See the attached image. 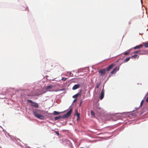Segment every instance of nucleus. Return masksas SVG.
<instances>
[{"label":"nucleus","instance_id":"39448f33","mask_svg":"<svg viewBox=\"0 0 148 148\" xmlns=\"http://www.w3.org/2000/svg\"><path fill=\"white\" fill-rule=\"evenodd\" d=\"M119 70V68L118 67H116L111 72V74H113L116 73V71H117Z\"/></svg>","mask_w":148,"mask_h":148},{"label":"nucleus","instance_id":"9d476101","mask_svg":"<svg viewBox=\"0 0 148 148\" xmlns=\"http://www.w3.org/2000/svg\"><path fill=\"white\" fill-rule=\"evenodd\" d=\"M140 55H144L146 53V51L145 50H140Z\"/></svg>","mask_w":148,"mask_h":148},{"label":"nucleus","instance_id":"4468645a","mask_svg":"<svg viewBox=\"0 0 148 148\" xmlns=\"http://www.w3.org/2000/svg\"><path fill=\"white\" fill-rule=\"evenodd\" d=\"M61 118H62V117L61 116H59L55 117L54 118V119L55 120H57L60 119Z\"/></svg>","mask_w":148,"mask_h":148},{"label":"nucleus","instance_id":"6ab92c4d","mask_svg":"<svg viewBox=\"0 0 148 148\" xmlns=\"http://www.w3.org/2000/svg\"><path fill=\"white\" fill-rule=\"evenodd\" d=\"M137 56H138L137 55H134L132 56L131 58H136V57H137Z\"/></svg>","mask_w":148,"mask_h":148},{"label":"nucleus","instance_id":"f03ea898","mask_svg":"<svg viewBox=\"0 0 148 148\" xmlns=\"http://www.w3.org/2000/svg\"><path fill=\"white\" fill-rule=\"evenodd\" d=\"M34 113L35 116L36 117L38 118V119L42 120L43 119H44V117L43 116L40 114H38L35 112H34Z\"/></svg>","mask_w":148,"mask_h":148},{"label":"nucleus","instance_id":"0eeeda50","mask_svg":"<svg viewBox=\"0 0 148 148\" xmlns=\"http://www.w3.org/2000/svg\"><path fill=\"white\" fill-rule=\"evenodd\" d=\"M104 91L103 90L101 93L100 96V100L102 99L104 97Z\"/></svg>","mask_w":148,"mask_h":148},{"label":"nucleus","instance_id":"bb28decb","mask_svg":"<svg viewBox=\"0 0 148 148\" xmlns=\"http://www.w3.org/2000/svg\"><path fill=\"white\" fill-rule=\"evenodd\" d=\"M67 74H68L69 75H71V72H68L67 73Z\"/></svg>","mask_w":148,"mask_h":148},{"label":"nucleus","instance_id":"5701e85b","mask_svg":"<svg viewBox=\"0 0 148 148\" xmlns=\"http://www.w3.org/2000/svg\"><path fill=\"white\" fill-rule=\"evenodd\" d=\"M145 47H148V43H145L144 45Z\"/></svg>","mask_w":148,"mask_h":148},{"label":"nucleus","instance_id":"2eb2a0df","mask_svg":"<svg viewBox=\"0 0 148 148\" xmlns=\"http://www.w3.org/2000/svg\"><path fill=\"white\" fill-rule=\"evenodd\" d=\"M140 52H141V51H140V50H138L137 51H134V54L138 53V54H139L140 55Z\"/></svg>","mask_w":148,"mask_h":148},{"label":"nucleus","instance_id":"f257e3e1","mask_svg":"<svg viewBox=\"0 0 148 148\" xmlns=\"http://www.w3.org/2000/svg\"><path fill=\"white\" fill-rule=\"evenodd\" d=\"M72 112V109H71L66 114L62 116V118L63 119H65L69 117L71 114Z\"/></svg>","mask_w":148,"mask_h":148},{"label":"nucleus","instance_id":"412c9836","mask_svg":"<svg viewBox=\"0 0 148 148\" xmlns=\"http://www.w3.org/2000/svg\"><path fill=\"white\" fill-rule=\"evenodd\" d=\"M54 131L56 133V134H57L58 136L60 135L58 131Z\"/></svg>","mask_w":148,"mask_h":148},{"label":"nucleus","instance_id":"f8f14e48","mask_svg":"<svg viewBox=\"0 0 148 148\" xmlns=\"http://www.w3.org/2000/svg\"><path fill=\"white\" fill-rule=\"evenodd\" d=\"M79 95H80V94L78 93L73 96V98H76L77 97H78V96H79Z\"/></svg>","mask_w":148,"mask_h":148},{"label":"nucleus","instance_id":"393cba45","mask_svg":"<svg viewBox=\"0 0 148 148\" xmlns=\"http://www.w3.org/2000/svg\"><path fill=\"white\" fill-rule=\"evenodd\" d=\"M143 100H142L140 102V106H142V105L143 104Z\"/></svg>","mask_w":148,"mask_h":148},{"label":"nucleus","instance_id":"dca6fc26","mask_svg":"<svg viewBox=\"0 0 148 148\" xmlns=\"http://www.w3.org/2000/svg\"><path fill=\"white\" fill-rule=\"evenodd\" d=\"M60 112H58L56 111H54L53 112V114L54 115H58L59 114Z\"/></svg>","mask_w":148,"mask_h":148},{"label":"nucleus","instance_id":"7ed1b4c3","mask_svg":"<svg viewBox=\"0 0 148 148\" xmlns=\"http://www.w3.org/2000/svg\"><path fill=\"white\" fill-rule=\"evenodd\" d=\"M106 70L105 69H101L99 71L101 76H103L106 72Z\"/></svg>","mask_w":148,"mask_h":148},{"label":"nucleus","instance_id":"c85d7f7f","mask_svg":"<svg viewBox=\"0 0 148 148\" xmlns=\"http://www.w3.org/2000/svg\"><path fill=\"white\" fill-rule=\"evenodd\" d=\"M146 101L147 102H148V97L147 98Z\"/></svg>","mask_w":148,"mask_h":148},{"label":"nucleus","instance_id":"6e6552de","mask_svg":"<svg viewBox=\"0 0 148 148\" xmlns=\"http://www.w3.org/2000/svg\"><path fill=\"white\" fill-rule=\"evenodd\" d=\"M31 105L36 108H38V104L36 103L33 102L32 104H31Z\"/></svg>","mask_w":148,"mask_h":148},{"label":"nucleus","instance_id":"4be33fe9","mask_svg":"<svg viewBox=\"0 0 148 148\" xmlns=\"http://www.w3.org/2000/svg\"><path fill=\"white\" fill-rule=\"evenodd\" d=\"M27 101L29 103H31V104H32L33 103V102H34L32 100H29V99Z\"/></svg>","mask_w":148,"mask_h":148},{"label":"nucleus","instance_id":"b1692460","mask_svg":"<svg viewBox=\"0 0 148 148\" xmlns=\"http://www.w3.org/2000/svg\"><path fill=\"white\" fill-rule=\"evenodd\" d=\"M66 79H67L66 78L63 77L62 78V80L63 81H65L66 80Z\"/></svg>","mask_w":148,"mask_h":148},{"label":"nucleus","instance_id":"cd10ccee","mask_svg":"<svg viewBox=\"0 0 148 148\" xmlns=\"http://www.w3.org/2000/svg\"><path fill=\"white\" fill-rule=\"evenodd\" d=\"M131 21H130V22H129L128 23L129 25H130L131 24Z\"/></svg>","mask_w":148,"mask_h":148},{"label":"nucleus","instance_id":"7c9ffc66","mask_svg":"<svg viewBox=\"0 0 148 148\" xmlns=\"http://www.w3.org/2000/svg\"><path fill=\"white\" fill-rule=\"evenodd\" d=\"M82 148V147H81V148Z\"/></svg>","mask_w":148,"mask_h":148},{"label":"nucleus","instance_id":"423d86ee","mask_svg":"<svg viewBox=\"0 0 148 148\" xmlns=\"http://www.w3.org/2000/svg\"><path fill=\"white\" fill-rule=\"evenodd\" d=\"M80 87V85L79 84H76L72 88L73 90H76L79 88Z\"/></svg>","mask_w":148,"mask_h":148},{"label":"nucleus","instance_id":"1a4fd4ad","mask_svg":"<svg viewBox=\"0 0 148 148\" xmlns=\"http://www.w3.org/2000/svg\"><path fill=\"white\" fill-rule=\"evenodd\" d=\"M143 46V45H137L134 47L133 48L134 49H139L141 48Z\"/></svg>","mask_w":148,"mask_h":148},{"label":"nucleus","instance_id":"20e7f679","mask_svg":"<svg viewBox=\"0 0 148 148\" xmlns=\"http://www.w3.org/2000/svg\"><path fill=\"white\" fill-rule=\"evenodd\" d=\"M114 64H112L108 66V67L106 70L108 71H109L114 66Z\"/></svg>","mask_w":148,"mask_h":148},{"label":"nucleus","instance_id":"a878e982","mask_svg":"<svg viewBox=\"0 0 148 148\" xmlns=\"http://www.w3.org/2000/svg\"><path fill=\"white\" fill-rule=\"evenodd\" d=\"M129 53V51L128 52H125L124 54L125 55H128Z\"/></svg>","mask_w":148,"mask_h":148},{"label":"nucleus","instance_id":"f3484780","mask_svg":"<svg viewBox=\"0 0 148 148\" xmlns=\"http://www.w3.org/2000/svg\"><path fill=\"white\" fill-rule=\"evenodd\" d=\"M130 57H128L127 58L124 60V62H128L130 59Z\"/></svg>","mask_w":148,"mask_h":148},{"label":"nucleus","instance_id":"9b49d317","mask_svg":"<svg viewBox=\"0 0 148 148\" xmlns=\"http://www.w3.org/2000/svg\"><path fill=\"white\" fill-rule=\"evenodd\" d=\"M53 87V86L49 85L48 86L46 87V89L47 90H49L50 89H51Z\"/></svg>","mask_w":148,"mask_h":148},{"label":"nucleus","instance_id":"a211bd4d","mask_svg":"<svg viewBox=\"0 0 148 148\" xmlns=\"http://www.w3.org/2000/svg\"><path fill=\"white\" fill-rule=\"evenodd\" d=\"M76 115L77 117V119H78L79 118V114L78 113L77 110H76Z\"/></svg>","mask_w":148,"mask_h":148},{"label":"nucleus","instance_id":"c756f323","mask_svg":"<svg viewBox=\"0 0 148 148\" xmlns=\"http://www.w3.org/2000/svg\"><path fill=\"white\" fill-rule=\"evenodd\" d=\"M76 100H77V99H75L73 100V102H75L76 101Z\"/></svg>","mask_w":148,"mask_h":148},{"label":"nucleus","instance_id":"aec40b11","mask_svg":"<svg viewBox=\"0 0 148 148\" xmlns=\"http://www.w3.org/2000/svg\"><path fill=\"white\" fill-rule=\"evenodd\" d=\"M100 83H97L96 85V88H98L100 86Z\"/></svg>","mask_w":148,"mask_h":148},{"label":"nucleus","instance_id":"ddd939ff","mask_svg":"<svg viewBox=\"0 0 148 148\" xmlns=\"http://www.w3.org/2000/svg\"><path fill=\"white\" fill-rule=\"evenodd\" d=\"M91 116H92L94 117H95V114L92 110L91 111Z\"/></svg>","mask_w":148,"mask_h":148}]
</instances>
